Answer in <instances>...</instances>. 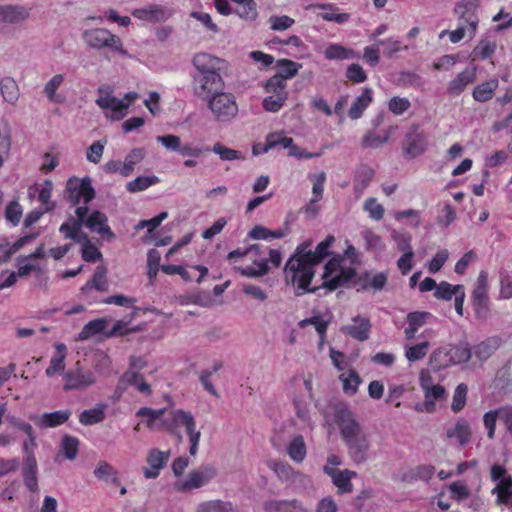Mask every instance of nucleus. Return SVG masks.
Returning <instances> with one entry per match:
<instances>
[{
    "mask_svg": "<svg viewBox=\"0 0 512 512\" xmlns=\"http://www.w3.org/2000/svg\"><path fill=\"white\" fill-rule=\"evenodd\" d=\"M267 466L271 469L281 482L286 484L294 483L298 478L303 477V474L285 461L279 459H271L267 462Z\"/></svg>",
    "mask_w": 512,
    "mask_h": 512,
    "instance_id": "nucleus-24",
    "label": "nucleus"
},
{
    "mask_svg": "<svg viewBox=\"0 0 512 512\" xmlns=\"http://www.w3.org/2000/svg\"><path fill=\"white\" fill-rule=\"evenodd\" d=\"M236 4L234 13L241 19L253 21L257 18V5L254 0H232Z\"/></svg>",
    "mask_w": 512,
    "mask_h": 512,
    "instance_id": "nucleus-48",
    "label": "nucleus"
},
{
    "mask_svg": "<svg viewBox=\"0 0 512 512\" xmlns=\"http://www.w3.org/2000/svg\"><path fill=\"white\" fill-rule=\"evenodd\" d=\"M265 512H308L297 499H268L263 503Z\"/></svg>",
    "mask_w": 512,
    "mask_h": 512,
    "instance_id": "nucleus-25",
    "label": "nucleus"
},
{
    "mask_svg": "<svg viewBox=\"0 0 512 512\" xmlns=\"http://www.w3.org/2000/svg\"><path fill=\"white\" fill-rule=\"evenodd\" d=\"M472 307L476 318L485 319L489 314V297L488 291L473 289L472 296Z\"/></svg>",
    "mask_w": 512,
    "mask_h": 512,
    "instance_id": "nucleus-34",
    "label": "nucleus"
},
{
    "mask_svg": "<svg viewBox=\"0 0 512 512\" xmlns=\"http://www.w3.org/2000/svg\"><path fill=\"white\" fill-rule=\"evenodd\" d=\"M193 66L196 73L192 84L194 94L202 101L225 89V82L220 72L225 61L208 53H198L193 57Z\"/></svg>",
    "mask_w": 512,
    "mask_h": 512,
    "instance_id": "nucleus-2",
    "label": "nucleus"
},
{
    "mask_svg": "<svg viewBox=\"0 0 512 512\" xmlns=\"http://www.w3.org/2000/svg\"><path fill=\"white\" fill-rule=\"evenodd\" d=\"M82 224L91 232H96L108 240L115 238V234L108 225L106 214L99 210H94L90 214L87 213L83 217Z\"/></svg>",
    "mask_w": 512,
    "mask_h": 512,
    "instance_id": "nucleus-17",
    "label": "nucleus"
},
{
    "mask_svg": "<svg viewBox=\"0 0 512 512\" xmlns=\"http://www.w3.org/2000/svg\"><path fill=\"white\" fill-rule=\"evenodd\" d=\"M146 156V151L144 148H134L132 149L125 157V160L122 165L121 175L123 177H128L132 174L135 169V166L143 161Z\"/></svg>",
    "mask_w": 512,
    "mask_h": 512,
    "instance_id": "nucleus-46",
    "label": "nucleus"
},
{
    "mask_svg": "<svg viewBox=\"0 0 512 512\" xmlns=\"http://www.w3.org/2000/svg\"><path fill=\"white\" fill-rule=\"evenodd\" d=\"M216 475V471L211 466L201 467L197 470L191 471L187 478L176 484L178 491H190L197 489L202 485L208 483Z\"/></svg>",
    "mask_w": 512,
    "mask_h": 512,
    "instance_id": "nucleus-16",
    "label": "nucleus"
},
{
    "mask_svg": "<svg viewBox=\"0 0 512 512\" xmlns=\"http://www.w3.org/2000/svg\"><path fill=\"white\" fill-rule=\"evenodd\" d=\"M446 436L449 439H456L459 445L465 446L472 436L469 422L465 418H459L453 427L447 429Z\"/></svg>",
    "mask_w": 512,
    "mask_h": 512,
    "instance_id": "nucleus-29",
    "label": "nucleus"
},
{
    "mask_svg": "<svg viewBox=\"0 0 512 512\" xmlns=\"http://www.w3.org/2000/svg\"><path fill=\"white\" fill-rule=\"evenodd\" d=\"M429 346V342L427 341L409 346L405 350V357L409 362L422 360L427 355Z\"/></svg>",
    "mask_w": 512,
    "mask_h": 512,
    "instance_id": "nucleus-64",
    "label": "nucleus"
},
{
    "mask_svg": "<svg viewBox=\"0 0 512 512\" xmlns=\"http://www.w3.org/2000/svg\"><path fill=\"white\" fill-rule=\"evenodd\" d=\"M107 324L108 320L106 318H97L89 321L79 332L77 340L86 341L98 334L104 335Z\"/></svg>",
    "mask_w": 512,
    "mask_h": 512,
    "instance_id": "nucleus-42",
    "label": "nucleus"
},
{
    "mask_svg": "<svg viewBox=\"0 0 512 512\" xmlns=\"http://www.w3.org/2000/svg\"><path fill=\"white\" fill-rule=\"evenodd\" d=\"M491 478L493 481L498 482L493 489V493L497 494L499 503H508L512 498V477H504L506 470L503 466L495 464L491 467Z\"/></svg>",
    "mask_w": 512,
    "mask_h": 512,
    "instance_id": "nucleus-14",
    "label": "nucleus"
},
{
    "mask_svg": "<svg viewBox=\"0 0 512 512\" xmlns=\"http://www.w3.org/2000/svg\"><path fill=\"white\" fill-rule=\"evenodd\" d=\"M351 321L352 323L341 327V332L359 342L368 340L372 327L370 319L366 316L357 315Z\"/></svg>",
    "mask_w": 512,
    "mask_h": 512,
    "instance_id": "nucleus-18",
    "label": "nucleus"
},
{
    "mask_svg": "<svg viewBox=\"0 0 512 512\" xmlns=\"http://www.w3.org/2000/svg\"><path fill=\"white\" fill-rule=\"evenodd\" d=\"M334 420L344 442L363 434L361 425L356 420L354 413L345 405L336 407Z\"/></svg>",
    "mask_w": 512,
    "mask_h": 512,
    "instance_id": "nucleus-9",
    "label": "nucleus"
},
{
    "mask_svg": "<svg viewBox=\"0 0 512 512\" xmlns=\"http://www.w3.org/2000/svg\"><path fill=\"white\" fill-rule=\"evenodd\" d=\"M475 79L476 67H467L448 83L447 93L458 96L469 84H472Z\"/></svg>",
    "mask_w": 512,
    "mask_h": 512,
    "instance_id": "nucleus-26",
    "label": "nucleus"
},
{
    "mask_svg": "<svg viewBox=\"0 0 512 512\" xmlns=\"http://www.w3.org/2000/svg\"><path fill=\"white\" fill-rule=\"evenodd\" d=\"M119 381L126 385V387L135 386L143 394L150 395L152 392L150 385L145 382L143 375L131 369L124 372Z\"/></svg>",
    "mask_w": 512,
    "mask_h": 512,
    "instance_id": "nucleus-41",
    "label": "nucleus"
},
{
    "mask_svg": "<svg viewBox=\"0 0 512 512\" xmlns=\"http://www.w3.org/2000/svg\"><path fill=\"white\" fill-rule=\"evenodd\" d=\"M108 269L105 265H98L91 277L80 289L83 295H89L92 290L106 293L109 290Z\"/></svg>",
    "mask_w": 512,
    "mask_h": 512,
    "instance_id": "nucleus-23",
    "label": "nucleus"
},
{
    "mask_svg": "<svg viewBox=\"0 0 512 512\" xmlns=\"http://www.w3.org/2000/svg\"><path fill=\"white\" fill-rule=\"evenodd\" d=\"M170 450H160L158 448H151L147 451L145 462L146 466L143 467L142 473L145 479H156L159 477L161 471L167 466L170 460Z\"/></svg>",
    "mask_w": 512,
    "mask_h": 512,
    "instance_id": "nucleus-12",
    "label": "nucleus"
},
{
    "mask_svg": "<svg viewBox=\"0 0 512 512\" xmlns=\"http://www.w3.org/2000/svg\"><path fill=\"white\" fill-rule=\"evenodd\" d=\"M293 139L291 137L283 136L281 133H270L266 137L265 147L263 149L264 152L276 147L282 146L283 148H288L291 150L293 147Z\"/></svg>",
    "mask_w": 512,
    "mask_h": 512,
    "instance_id": "nucleus-57",
    "label": "nucleus"
},
{
    "mask_svg": "<svg viewBox=\"0 0 512 512\" xmlns=\"http://www.w3.org/2000/svg\"><path fill=\"white\" fill-rule=\"evenodd\" d=\"M392 130L393 128L389 127L382 135L372 131L367 132L362 139L361 146L363 148H378L382 146L389 140Z\"/></svg>",
    "mask_w": 512,
    "mask_h": 512,
    "instance_id": "nucleus-53",
    "label": "nucleus"
},
{
    "mask_svg": "<svg viewBox=\"0 0 512 512\" xmlns=\"http://www.w3.org/2000/svg\"><path fill=\"white\" fill-rule=\"evenodd\" d=\"M236 270L240 272L241 275L246 277H259L263 276L268 272V265L266 260L262 261H253V265L241 267H236Z\"/></svg>",
    "mask_w": 512,
    "mask_h": 512,
    "instance_id": "nucleus-59",
    "label": "nucleus"
},
{
    "mask_svg": "<svg viewBox=\"0 0 512 512\" xmlns=\"http://www.w3.org/2000/svg\"><path fill=\"white\" fill-rule=\"evenodd\" d=\"M276 66L278 69L277 73L267 81L270 82L271 86H276L280 89L286 88L285 81L297 75L301 68V64L289 59L278 60Z\"/></svg>",
    "mask_w": 512,
    "mask_h": 512,
    "instance_id": "nucleus-20",
    "label": "nucleus"
},
{
    "mask_svg": "<svg viewBox=\"0 0 512 512\" xmlns=\"http://www.w3.org/2000/svg\"><path fill=\"white\" fill-rule=\"evenodd\" d=\"M83 39L91 48L97 50L107 48L110 51L118 53L122 56H126L128 54L127 50H125L123 47L121 38L115 34H112L107 29L94 28L86 30L83 33Z\"/></svg>",
    "mask_w": 512,
    "mask_h": 512,
    "instance_id": "nucleus-7",
    "label": "nucleus"
},
{
    "mask_svg": "<svg viewBox=\"0 0 512 512\" xmlns=\"http://www.w3.org/2000/svg\"><path fill=\"white\" fill-rule=\"evenodd\" d=\"M207 107L214 119L227 123L236 118L239 112L236 97L231 92L221 91L206 100Z\"/></svg>",
    "mask_w": 512,
    "mask_h": 512,
    "instance_id": "nucleus-6",
    "label": "nucleus"
},
{
    "mask_svg": "<svg viewBox=\"0 0 512 512\" xmlns=\"http://www.w3.org/2000/svg\"><path fill=\"white\" fill-rule=\"evenodd\" d=\"M37 233L33 234H27L22 237H20L18 240H16L13 244H7L6 246L2 245L3 247L0 249L3 250L2 254L0 255V264H5L10 261L12 255L16 253L18 250H20L23 246L30 243L37 237Z\"/></svg>",
    "mask_w": 512,
    "mask_h": 512,
    "instance_id": "nucleus-44",
    "label": "nucleus"
},
{
    "mask_svg": "<svg viewBox=\"0 0 512 512\" xmlns=\"http://www.w3.org/2000/svg\"><path fill=\"white\" fill-rule=\"evenodd\" d=\"M138 311V307H133V311H131L130 314L125 316L124 319L116 321L110 330L104 332V337L112 338L115 336H125L137 331V328H128L127 326L136 318Z\"/></svg>",
    "mask_w": 512,
    "mask_h": 512,
    "instance_id": "nucleus-32",
    "label": "nucleus"
},
{
    "mask_svg": "<svg viewBox=\"0 0 512 512\" xmlns=\"http://www.w3.org/2000/svg\"><path fill=\"white\" fill-rule=\"evenodd\" d=\"M166 409H152L149 407H141L136 416L145 419L146 427L150 430H172L174 427L183 426L189 438V453L195 456L198 451L199 441L201 437L200 431L196 430V422L190 412L182 409L171 410L169 412V421L163 416Z\"/></svg>",
    "mask_w": 512,
    "mask_h": 512,
    "instance_id": "nucleus-1",
    "label": "nucleus"
},
{
    "mask_svg": "<svg viewBox=\"0 0 512 512\" xmlns=\"http://www.w3.org/2000/svg\"><path fill=\"white\" fill-rule=\"evenodd\" d=\"M498 86L497 80H490L477 85L473 89L472 96L478 102H486L490 100Z\"/></svg>",
    "mask_w": 512,
    "mask_h": 512,
    "instance_id": "nucleus-52",
    "label": "nucleus"
},
{
    "mask_svg": "<svg viewBox=\"0 0 512 512\" xmlns=\"http://www.w3.org/2000/svg\"><path fill=\"white\" fill-rule=\"evenodd\" d=\"M483 422L489 439L494 437L496 422L503 423L508 431H512V408L489 411L484 414Z\"/></svg>",
    "mask_w": 512,
    "mask_h": 512,
    "instance_id": "nucleus-19",
    "label": "nucleus"
},
{
    "mask_svg": "<svg viewBox=\"0 0 512 512\" xmlns=\"http://www.w3.org/2000/svg\"><path fill=\"white\" fill-rule=\"evenodd\" d=\"M52 189V181L46 179L38 192V200L43 205L45 212L51 211L55 208V204L51 201Z\"/></svg>",
    "mask_w": 512,
    "mask_h": 512,
    "instance_id": "nucleus-61",
    "label": "nucleus"
},
{
    "mask_svg": "<svg viewBox=\"0 0 512 512\" xmlns=\"http://www.w3.org/2000/svg\"><path fill=\"white\" fill-rule=\"evenodd\" d=\"M72 412L70 410H58L50 413H44L38 425L41 428L58 427L68 421Z\"/></svg>",
    "mask_w": 512,
    "mask_h": 512,
    "instance_id": "nucleus-43",
    "label": "nucleus"
},
{
    "mask_svg": "<svg viewBox=\"0 0 512 512\" xmlns=\"http://www.w3.org/2000/svg\"><path fill=\"white\" fill-rule=\"evenodd\" d=\"M427 139L424 132L420 131L418 125H413L406 134L403 143L404 155L408 158H415L426 150Z\"/></svg>",
    "mask_w": 512,
    "mask_h": 512,
    "instance_id": "nucleus-15",
    "label": "nucleus"
},
{
    "mask_svg": "<svg viewBox=\"0 0 512 512\" xmlns=\"http://www.w3.org/2000/svg\"><path fill=\"white\" fill-rule=\"evenodd\" d=\"M197 512H237V510L230 502L211 500L199 504Z\"/></svg>",
    "mask_w": 512,
    "mask_h": 512,
    "instance_id": "nucleus-55",
    "label": "nucleus"
},
{
    "mask_svg": "<svg viewBox=\"0 0 512 512\" xmlns=\"http://www.w3.org/2000/svg\"><path fill=\"white\" fill-rule=\"evenodd\" d=\"M159 182V178L157 176H139L134 180L128 182L126 188L131 193H136L140 191H144L150 186Z\"/></svg>",
    "mask_w": 512,
    "mask_h": 512,
    "instance_id": "nucleus-58",
    "label": "nucleus"
},
{
    "mask_svg": "<svg viewBox=\"0 0 512 512\" xmlns=\"http://www.w3.org/2000/svg\"><path fill=\"white\" fill-rule=\"evenodd\" d=\"M447 392L444 386L436 384L431 386L427 391L424 392V406L427 412H432L435 408V401H441L446 399Z\"/></svg>",
    "mask_w": 512,
    "mask_h": 512,
    "instance_id": "nucleus-51",
    "label": "nucleus"
},
{
    "mask_svg": "<svg viewBox=\"0 0 512 512\" xmlns=\"http://www.w3.org/2000/svg\"><path fill=\"white\" fill-rule=\"evenodd\" d=\"M471 356L472 351L467 343L447 345L436 349L432 353L430 364L433 369L441 370L453 365L465 363Z\"/></svg>",
    "mask_w": 512,
    "mask_h": 512,
    "instance_id": "nucleus-5",
    "label": "nucleus"
},
{
    "mask_svg": "<svg viewBox=\"0 0 512 512\" xmlns=\"http://www.w3.org/2000/svg\"><path fill=\"white\" fill-rule=\"evenodd\" d=\"M480 0H459L454 8V13L457 15L459 24L467 27L468 36L473 38L476 34L479 17L478 10L480 8Z\"/></svg>",
    "mask_w": 512,
    "mask_h": 512,
    "instance_id": "nucleus-8",
    "label": "nucleus"
},
{
    "mask_svg": "<svg viewBox=\"0 0 512 512\" xmlns=\"http://www.w3.org/2000/svg\"><path fill=\"white\" fill-rule=\"evenodd\" d=\"M132 16L143 21L163 22L171 16V12L162 5L149 4L142 8L134 9Z\"/></svg>",
    "mask_w": 512,
    "mask_h": 512,
    "instance_id": "nucleus-22",
    "label": "nucleus"
},
{
    "mask_svg": "<svg viewBox=\"0 0 512 512\" xmlns=\"http://www.w3.org/2000/svg\"><path fill=\"white\" fill-rule=\"evenodd\" d=\"M306 9H321L323 10V12H321L319 15L323 20L335 22L338 24H343L347 22L350 18V15L348 13H339V9L333 4H311L307 6Z\"/></svg>",
    "mask_w": 512,
    "mask_h": 512,
    "instance_id": "nucleus-30",
    "label": "nucleus"
},
{
    "mask_svg": "<svg viewBox=\"0 0 512 512\" xmlns=\"http://www.w3.org/2000/svg\"><path fill=\"white\" fill-rule=\"evenodd\" d=\"M334 242L335 237L333 235H328L323 241L317 244L314 251H308L301 254L300 256L305 258L306 261L310 263L318 264L329 255V248L333 245Z\"/></svg>",
    "mask_w": 512,
    "mask_h": 512,
    "instance_id": "nucleus-35",
    "label": "nucleus"
},
{
    "mask_svg": "<svg viewBox=\"0 0 512 512\" xmlns=\"http://www.w3.org/2000/svg\"><path fill=\"white\" fill-rule=\"evenodd\" d=\"M67 200L74 206L78 205L81 200L85 204L92 201L95 197V190L88 177L78 179L76 177L70 178L66 184Z\"/></svg>",
    "mask_w": 512,
    "mask_h": 512,
    "instance_id": "nucleus-10",
    "label": "nucleus"
},
{
    "mask_svg": "<svg viewBox=\"0 0 512 512\" xmlns=\"http://www.w3.org/2000/svg\"><path fill=\"white\" fill-rule=\"evenodd\" d=\"M23 481L27 489L33 493L38 491L37 460L24 459L22 468Z\"/></svg>",
    "mask_w": 512,
    "mask_h": 512,
    "instance_id": "nucleus-37",
    "label": "nucleus"
},
{
    "mask_svg": "<svg viewBox=\"0 0 512 512\" xmlns=\"http://www.w3.org/2000/svg\"><path fill=\"white\" fill-rule=\"evenodd\" d=\"M23 216V208L18 200H12L5 208L4 217L11 226H17Z\"/></svg>",
    "mask_w": 512,
    "mask_h": 512,
    "instance_id": "nucleus-60",
    "label": "nucleus"
},
{
    "mask_svg": "<svg viewBox=\"0 0 512 512\" xmlns=\"http://www.w3.org/2000/svg\"><path fill=\"white\" fill-rule=\"evenodd\" d=\"M323 471L331 477L333 484L337 487L339 494L350 493L353 490L351 479L356 477V472L348 469L337 470L325 465Z\"/></svg>",
    "mask_w": 512,
    "mask_h": 512,
    "instance_id": "nucleus-21",
    "label": "nucleus"
},
{
    "mask_svg": "<svg viewBox=\"0 0 512 512\" xmlns=\"http://www.w3.org/2000/svg\"><path fill=\"white\" fill-rule=\"evenodd\" d=\"M463 289V285H452L446 281H442L436 287L434 296L437 299L449 301L453 297L455 298Z\"/></svg>",
    "mask_w": 512,
    "mask_h": 512,
    "instance_id": "nucleus-54",
    "label": "nucleus"
},
{
    "mask_svg": "<svg viewBox=\"0 0 512 512\" xmlns=\"http://www.w3.org/2000/svg\"><path fill=\"white\" fill-rule=\"evenodd\" d=\"M96 104L102 109L112 110L114 118L117 120L122 119L126 115V110L129 107V103H125L124 100L111 95L99 97L96 100Z\"/></svg>",
    "mask_w": 512,
    "mask_h": 512,
    "instance_id": "nucleus-31",
    "label": "nucleus"
},
{
    "mask_svg": "<svg viewBox=\"0 0 512 512\" xmlns=\"http://www.w3.org/2000/svg\"><path fill=\"white\" fill-rule=\"evenodd\" d=\"M287 455L295 463H302L307 455V447L302 435L294 436L288 443Z\"/></svg>",
    "mask_w": 512,
    "mask_h": 512,
    "instance_id": "nucleus-38",
    "label": "nucleus"
},
{
    "mask_svg": "<svg viewBox=\"0 0 512 512\" xmlns=\"http://www.w3.org/2000/svg\"><path fill=\"white\" fill-rule=\"evenodd\" d=\"M64 391L81 390L93 385L96 377L92 370L83 369L78 361L74 369L67 371L64 376Z\"/></svg>",
    "mask_w": 512,
    "mask_h": 512,
    "instance_id": "nucleus-11",
    "label": "nucleus"
},
{
    "mask_svg": "<svg viewBox=\"0 0 512 512\" xmlns=\"http://www.w3.org/2000/svg\"><path fill=\"white\" fill-rule=\"evenodd\" d=\"M324 56L328 60H346L359 58L356 51L346 48L341 44H330L324 50Z\"/></svg>",
    "mask_w": 512,
    "mask_h": 512,
    "instance_id": "nucleus-45",
    "label": "nucleus"
},
{
    "mask_svg": "<svg viewBox=\"0 0 512 512\" xmlns=\"http://www.w3.org/2000/svg\"><path fill=\"white\" fill-rule=\"evenodd\" d=\"M343 262V256L335 255L325 264L321 288L335 291L346 286L356 276L355 268L344 266Z\"/></svg>",
    "mask_w": 512,
    "mask_h": 512,
    "instance_id": "nucleus-4",
    "label": "nucleus"
},
{
    "mask_svg": "<svg viewBox=\"0 0 512 512\" xmlns=\"http://www.w3.org/2000/svg\"><path fill=\"white\" fill-rule=\"evenodd\" d=\"M89 209L87 206H79L75 210L76 219H69V221L61 224L59 231L64 235L65 239H71L76 243H81L82 241L88 242V235L82 231V220L83 217L87 215Z\"/></svg>",
    "mask_w": 512,
    "mask_h": 512,
    "instance_id": "nucleus-13",
    "label": "nucleus"
},
{
    "mask_svg": "<svg viewBox=\"0 0 512 512\" xmlns=\"http://www.w3.org/2000/svg\"><path fill=\"white\" fill-rule=\"evenodd\" d=\"M79 440L78 438L65 435L61 440V450L63 451L65 457L69 460H74L78 454L79 450Z\"/></svg>",
    "mask_w": 512,
    "mask_h": 512,
    "instance_id": "nucleus-63",
    "label": "nucleus"
},
{
    "mask_svg": "<svg viewBox=\"0 0 512 512\" xmlns=\"http://www.w3.org/2000/svg\"><path fill=\"white\" fill-rule=\"evenodd\" d=\"M107 405L99 403L96 407L86 409L79 414V422L84 426H92L104 421Z\"/></svg>",
    "mask_w": 512,
    "mask_h": 512,
    "instance_id": "nucleus-40",
    "label": "nucleus"
},
{
    "mask_svg": "<svg viewBox=\"0 0 512 512\" xmlns=\"http://www.w3.org/2000/svg\"><path fill=\"white\" fill-rule=\"evenodd\" d=\"M29 17V11L23 6H0V21L20 23Z\"/></svg>",
    "mask_w": 512,
    "mask_h": 512,
    "instance_id": "nucleus-36",
    "label": "nucleus"
},
{
    "mask_svg": "<svg viewBox=\"0 0 512 512\" xmlns=\"http://www.w3.org/2000/svg\"><path fill=\"white\" fill-rule=\"evenodd\" d=\"M345 444L348 448L349 455L354 462L361 463L366 460L370 444L364 433L345 441Z\"/></svg>",
    "mask_w": 512,
    "mask_h": 512,
    "instance_id": "nucleus-28",
    "label": "nucleus"
},
{
    "mask_svg": "<svg viewBox=\"0 0 512 512\" xmlns=\"http://www.w3.org/2000/svg\"><path fill=\"white\" fill-rule=\"evenodd\" d=\"M265 89L272 95L267 96L263 100V108L268 112H278L284 105L287 99V92L285 88H277L271 86L270 82H266Z\"/></svg>",
    "mask_w": 512,
    "mask_h": 512,
    "instance_id": "nucleus-27",
    "label": "nucleus"
},
{
    "mask_svg": "<svg viewBox=\"0 0 512 512\" xmlns=\"http://www.w3.org/2000/svg\"><path fill=\"white\" fill-rule=\"evenodd\" d=\"M93 368L101 375H108L111 372L112 360L103 351H97L94 354Z\"/></svg>",
    "mask_w": 512,
    "mask_h": 512,
    "instance_id": "nucleus-62",
    "label": "nucleus"
},
{
    "mask_svg": "<svg viewBox=\"0 0 512 512\" xmlns=\"http://www.w3.org/2000/svg\"><path fill=\"white\" fill-rule=\"evenodd\" d=\"M315 264L306 261L305 258L298 255L291 257L285 266L286 277L290 278L292 284L297 288V295L308 292H316L320 287L310 288L311 281L314 277Z\"/></svg>",
    "mask_w": 512,
    "mask_h": 512,
    "instance_id": "nucleus-3",
    "label": "nucleus"
},
{
    "mask_svg": "<svg viewBox=\"0 0 512 512\" xmlns=\"http://www.w3.org/2000/svg\"><path fill=\"white\" fill-rule=\"evenodd\" d=\"M0 91L3 99L10 104H15L19 99L20 92L18 84L11 77H4L1 79Z\"/></svg>",
    "mask_w": 512,
    "mask_h": 512,
    "instance_id": "nucleus-49",
    "label": "nucleus"
},
{
    "mask_svg": "<svg viewBox=\"0 0 512 512\" xmlns=\"http://www.w3.org/2000/svg\"><path fill=\"white\" fill-rule=\"evenodd\" d=\"M500 346L501 339L499 337H490L476 345L471 351L472 355L482 362L487 360Z\"/></svg>",
    "mask_w": 512,
    "mask_h": 512,
    "instance_id": "nucleus-39",
    "label": "nucleus"
},
{
    "mask_svg": "<svg viewBox=\"0 0 512 512\" xmlns=\"http://www.w3.org/2000/svg\"><path fill=\"white\" fill-rule=\"evenodd\" d=\"M342 383V389L347 396H353L357 393L359 385L362 383L360 375L353 369L342 373L339 376Z\"/></svg>",
    "mask_w": 512,
    "mask_h": 512,
    "instance_id": "nucleus-47",
    "label": "nucleus"
},
{
    "mask_svg": "<svg viewBox=\"0 0 512 512\" xmlns=\"http://www.w3.org/2000/svg\"><path fill=\"white\" fill-rule=\"evenodd\" d=\"M373 100V91L371 88H364L361 95H359L352 103L348 116L352 120L359 119L363 112L368 108Z\"/></svg>",
    "mask_w": 512,
    "mask_h": 512,
    "instance_id": "nucleus-33",
    "label": "nucleus"
},
{
    "mask_svg": "<svg viewBox=\"0 0 512 512\" xmlns=\"http://www.w3.org/2000/svg\"><path fill=\"white\" fill-rule=\"evenodd\" d=\"M328 324L329 322L324 321L320 315L306 318L299 322V326L302 328L307 325H313L315 327L320 338L319 346H322L325 341Z\"/></svg>",
    "mask_w": 512,
    "mask_h": 512,
    "instance_id": "nucleus-56",
    "label": "nucleus"
},
{
    "mask_svg": "<svg viewBox=\"0 0 512 512\" xmlns=\"http://www.w3.org/2000/svg\"><path fill=\"white\" fill-rule=\"evenodd\" d=\"M56 348L57 354L51 358L50 364L45 370V374L48 377H52L58 373H61L65 369L66 347L64 344H58Z\"/></svg>",
    "mask_w": 512,
    "mask_h": 512,
    "instance_id": "nucleus-50",
    "label": "nucleus"
}]
</instances>
